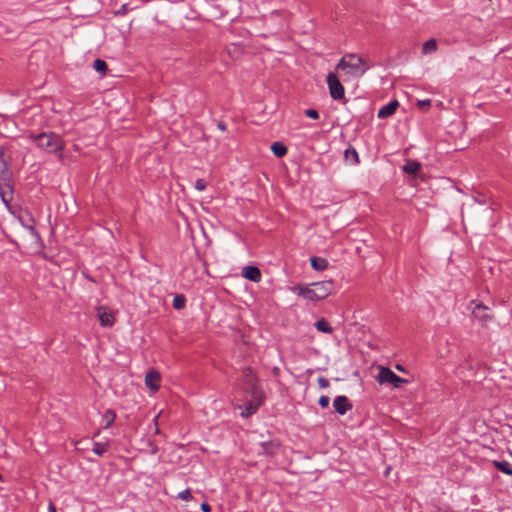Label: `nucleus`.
<instances>
[{
  "mask_svg": "<svg viewBox=\"0 0 512 512\" xmlns=\"http://www.w3.org/2000/svg\"><path fill=\"white\" fill-rule=\"evenodd\" d=\"M305 115L311 119H318L319 118V113L317 110L315 109H307L305 110Z\"/></svg>",
  "mask_w": 512,
  "mask_h": 512,
  "instance_id": "nucleus-29",
  "label": "nucleus"
},
{
  "mask_svg": "<svg viewBox=\"0 0 512 512\" xmlns=\"http://www.w3.org/2000/svg\"><path fill=\"white\" fill-rule=\"evenodd\" d=\"M290 291L293 292L294 294L302 297L305 300L319 301V299L317 297V293L315 292V289H314L312 283L304 284V285L297 284L295 286L290 287Z\"/></svg>",
  "mask_w": 512,
  "mask_h": 512,
  "instance_id": "nucleus-5",
  "label": "nucleus"
},
{
  "mask_svg": "<svg viewBox=\"0 0 512 512\" xmlns=\"http://www.w3.org/2000/svg\"><path fill=\"white\" fill-rule=\"evenodd\" d=\"M327 84L330 95L335 100L343 99L345 96V89L339 80V77L335 73H329L327 75Z\"/></svg>",
  "mask_w": 512,
  "mask_h": 512,
  "instance_id": "nucleus-4",
  "label": "nucleus"
},
{
  "mask_svg": "<svg viewBox=\"0 0 512 512\" xmlns=\"http://www.w3.org/2000/svg\"><path fill=\"white\" fill-rule=\"evenodd\" d=\"M470 308L472 309V313L475 316H478L477 315V310H480V309L486 310L487 309V307L485 305H483L482 303H479L477 301H471L470 302Z\"/></svg>",
  "mask_w": 512,
  "mask_h": 512,
  "instance_id": "nucleus-27",
  "label": "nucleus"
},
{
  "mask_svg": "<svg viewBox=\"0 0 512 512\" xmlns=\"http://www.w3.org/2000/svg\"><path fill=\"white\" fill-rule=\"evenodd\" d=\"M437 50V42L435 39H430L423 44L422 53L424 55L432 54Z\"/></svg>",
  "mask_w": 512,
  "mask_h": 512,
  "instance_id": "nucleus-17",
  "label": "nucleus"
},
{
  "mask_svg": "<svg viewBox=\"0 0 512 512\" xmlns=\"http://www.w3.org/2000/svg\"><path fill=\"white\" fill-rule=\"evenodd\" d=\"M217 127L218 129H220L221 131H225L226 130V124L222 121L218 122L217 123Z\"/></svg>",
  "mask_w": 512,
  "mask_h": 512,
  "instance_id": "nucleus-36",
  "label": "nucleus"
},
{
  "mask_svg": "<svg viewBox=\"0 0 512 512\" xmlns=\"http://www.w3.org/2000/svg\"><path fill=\"white\" fill-rule=\"evenodd\" d=\"M376 379L380 384L388 383L393 385L395 388H400L402 384L408 383V380L399 377L387 367L380 368Z\"/></svg>",
  "mask_w": 512,
  "mask_h": 512,
  "instance_id": "nucleus-3",
  "label": "nucleus"
},
{
  "mask_svg": "<svg viewBox=\"0 0 512 512\" xmlns=\"http://www.w3.org/2000/svg\"><path fill=\"white\" fill-rule=\"evenodd\" d=\"M19 221H20L21 225L24 228H26L33 236L38 237V233L34 227V220L31 217H29L26 222L24 221V219L22 217H20Z\"/></svg>",
  "mask_w": 512,
  "mask_h": 512,
  "instance_id": "nucleus-22",
  "label": "nucleus"
},
{
  "mask_svg": "<svg viewBox=\"0 0 512 512\" xmlns=\"http://www.w3.org/2000/svg\"><path fill=\"white\" fill-rule=\"evenodd\" d=\"M186 305V299L183 295H176L173 299V307L177 310L183 309Z\"/></svg>",
  "mask_w": 512,
  "mask_h": 512,
  "instance_id": "nucleus-24",
  "label": "nucleus"
},
{
  "mask_svg": "<svg viewBox=\"0 0 512 512\" xmlns=\"http://www.w3.org/2000/svg\"><path fill=\"white\" fill-rule=\"evenodd\" d=\"M418 105L420 107H423V106H427L428 107V106H430V100L429 99L421 100V101H419Z\"/></svg>",
  "mask_w": 512,
  "mask_h": 512,
  "instance_id": "nucleus-35",
  "label": "nucleus"
},
{
  "mask_svg": "<svg viewBox=\"0 0 512 512\" xmlns=\"http://www.w3.org/2000/svg\"><path fill=\"white\" fill-rule=\"evenodd\" d=\"M399 103L396 100H393L389 102L388 104L384 105L382 108L379 109L377 116L380 119H385L390 117L396 112V109L398 107Z\"/></svg>",
  "mask_w": 512,
  "mask_h": 512,
  "instance_id": "nucleus-12",
  "label": "nucleus"
},
{
  "mask_svg": "<svg viewBox=\"0 0 512 512\" xmlns=\"http://www.w3.org/2000/svg\"><path fill=\"white\" fill-rule=\"evenodd\" d=\"M0 197L5 206H9V202L12 199V187L7 189V187H0Z\"/></svg>",
  "mask_w": 512,
  "mask_h": 512,
  "instance_id": "nucleus-23",
  "label": "nucleus"
},
{
  "mask_svg": "<svg viewBox=\"0 0 512 512\" xmlns=\"http://www.w3.org/2000/svg\"><path fill=\"white\" fill-rule=\"evenodd\" d=\"M329 402H330V399L328 396L326 395H322L320 396L319 398V405L322 407V408H327L328 405H329Z\"/></svg>",
  "mask_w": 512,
  "mask_h": 512,
  "instance_id": "nucleus-30",
  "label": "nucleus"
},
{
  "mask_svg": "<svg viewBox=\"0 0 512 512\" xmlns=\"http://www.w3.org/2000/svg\"><path fill=\"white\" fill-rule=\"evenodd\" d=\"M12 184V173L9 164L0 167V187H7L10 190Z\"/></svg>",
  "mask_w": 512,
  "mask_h": 512,
  "instance_id": "nucleus-11",
  "label": "nucleus"
},
{
  "mask_svg": "<svg viewBox=\"0 0 512 512\" xmlns=\"http://www.w3.org/2000/svg\"><path fill=\"white\" fill-rule=\"evenodd\" d=\"M242 276L252 282H259L261 280V272L255 266H246L242 270Z\"/></svg>",
  "mask_w": 512,
  "mask_h": 512,
  "instance_id": "nucleus-13",
  "label": "nucleus"
},
{
  "mask_svg": "<svg viewBox=\"0 0 512 512\" xmlns=\"http://www.w3.org/2000/svg\"><path fill=\"white\" fill-rule=\"evenodd\" d=\"M5 164H8V162L4 159V150L2 147H0V167H4Z\"/></svg>",
  "mask_w": 512,
  "mask_h": 512,
  "instance_id": "nucleus-33",
  "label": "nucleus"
},
{
  "mask_svg": "<svg viewBox=\"0 0 512 512\" xmlns=\"http://www.w3.org/2000/svg\"><path fill=\"white\" fill-rule=\"evenodd\" d=\"M494 466L501 472L512 475V464L507 461H495Z\"/></svg>",
  "mask_w": 512,
  "mask_h": 512,
  "instance_id": "nucleus-19",
  "label": "nucleus"
},
{
  "mask_svg": "<svg viewBox=\"0 0 512 512\" xmlns=\"http://www.w3.org/2000/svg\"><path fill=\"white\" fill-rule=\"evenodd\" d=\"M369 69V62L355 53L345 54L336 65V70L345 82L361 78Z\"/></svg>",
  "mask_w": 512,
  "mask_h": 512,
  "instance_id": "nucleus-1",
  "label": "nucleus"
},
{
  "mask_svg": "<svg viewBox=\"0 0 512 512\" xmlns=\"http://www.w3.org/2000/svg\"><path fill=\"white\" fill-rule=\"evenodd\" d=\"M48 512H57L55 506L52 503H50L48 506Z\"/></svg>",
  "mask_w": 512,
  "mask_h": 512,
  "instance_id": "nucleus-37",
  "label": "nucleus"
},
{
  "mask_svg": "<svg viewBox=\"0 0 512 512\" xmlns=\"http://www.w3.org/2000/svg\"><path fill=\"white\" fill-rule=\"evenodd\" d=\"M206 188V182L203 179H197L195 182V189L203 191Z\"/></svg>",
  "mask_w": 512,
  "mask_h": 512,
  "instance_id": "nucleus-31",
  "label": "nucleus"
},
{
  "mask_svg": "<svg viewBox=\"0 0 512 512\" xmlns=\"http://www.w3.org/2000/svg\"><path fill=\"white\" fill-rule=\"evenodd\" d=\"M333 408L338 414L345 415L352 409V404L346 396L340 395L334 398Z\"/></svg>",
  "mask_w": 512,
  "mask_h": 512,
  "instance_id": "nucleus-8",
  "label": "nucleus"
},
{
  "mask_svg": "<svg viewBox=\"0 0 512 512\" xmlns=\"http://www.w3.org/2000/svg\"><path fill=\"white\" fill-rule=\"evenodd\" d=\"M97 318L102 327H112L115 323L114 313L106 306L96 307Z\"/></svg>",
  "mask_w": 512,
  "mask_h": 512,
  "instance_id": "nucleus-6",
  "label": "nucleus"
},
{
  "mask_svg": "<svg viewBox=\"0 0 512 512\" xmlns=\"http://www.w3.org/2000/svg\"><path fill=\"white\" fill-rule=\"evenodd\" d=\"M315 327L318 331L323 332V333H332L333 332L331 325L325 319H320V320L316 321Z\"/></svg>",
  "mask_w": 512,
  "mask_h": 512,
  "instance_id": "nucleus-21",
  "label": "nucleus"
},
{
  "mask_svg": "<svg viewBox=\"0 0 512 512\" xmlns=\"http://www.w3.org/2000/svg\"><path fill=\"white\" fill-rule=\"evenodd\" d=\"M395 368H396L398 371H400V372H404V371H405L404 367H403L402 365H400V364H397V365L395 366Z\"/></svg>",
  "mask_w": 512,
  "mask_h": 512,
  "instance_id": "nucleus-38",
  "label": "nucleus"
},
{
  "mask_svg": "<svg viewBox=\"0 0 512 512\" xmlns=\"http://www.w3.org/2000/svg\"><path fill=\"white\" fill-rule=\"evenodd\" d=\"M29 137L38 148L45 150L47 153L62 151L65 146L62 137L53 132L30 134Z\"/></svg>",
  "mask_w": 512,
  "mask_h": 512,
  "instance_id": "nucleus-2",
  "label": "nucleus"
},
{
  "mask_svg": "<svg viewBox=\"0 0 512 512\" xmlns=\"http://www.w3.org/2000/svg\"><path fill=\"white\" fill-rule=\"evenodd\" d=\"M115 418H116V414L113 410H111V409L106 410L102 416L103 428L107 429L108 427H110L113 424V422L115 421Z\"/></svg>",
  "mask_w": 512,
  "mask_h": 512,
  "instance_id": "nucleus-16",
  "label": "nucleus"
},
{
  "mask_svg": "<svg viewBox=\"0 0 512 512\" xmlns=\"http://www.w3.org/2000/svg\"><path fill=\"white\" fill-rule=\"evenodd\" d=\"M312 285L319 300L327 298L334 290V282L332 280L313 282Z\"/></svg>",
  "mask_w": 512,
  "mask_h": 512,
  "instance_id": "nucleus-7",
  "label": "nucleus"
},
{
  "mask_svg": "<svg viewBox=\"0 0 512 512\" xmlns=\"http://www.w3.org/2000/svg\"><path fill=\"white\" fill-rule=\"evenodd\" d=\"M177 497L183 501H190L192 499V494L190 489H185L179 492Z\"/></svg>",
  "mask_w": 512,
  "mask_h": 512,
  "instance_id": "nucleus-28",
  "label": "nucleus"
},
{
  "mask_svg": "<svg viewBox=\"0 0 512 512\" xmlns=\"http://www.w3.org/2000/svg\"><path fill=\"white\" fill-rule=\"evenodd\" d=\"M108 448H109L108 442H94L92 451L96 455L102 456L108 451Z\"/></svg>",
  "mask_w": 512,
  "mask_h": 512,
  "instance_id": "nucleus-18",
  "label": "nucleus"
},
{
  "mask_svg": "<svg viewBox=\"0 0 512 512\" xmlns=\"http://www.w3.org/2000/svg\"><path fill=\"white\" fill-rule=\"evenodd\" d=\"M271 150L276 157H283L287 153V147L279 142H274L271 145Z\"/></svg>",
  "mask_w": 512,
  "mask_h": 512,
  "instance_id": "nucleus-20",
  "label": "nucleus"
},
{
  "mask_svg": "<svg viewBox=\"0 0 512 512\" xmlns=\"http://www.w3.org/2000/svg\"><path fill=\"white\" fill-rule=\"evenodd\" d=\"M161 376L158 371L150 369L145 375V384L152 391H157L160 387Z\"/></svg>",
  "mask_w": 512,
  "mask_h": 512,
  "instance_id": "nucleus-10",
  "label": "nucleus"
},
{
  "mask_svg": "<svg viewBox=\"0 0 512 512\" xmlns=\"http://www.w3.org/2000/svg\"><path fill=\"white\" fill-rule=\"evenodd\" d=\"M93 68L100 73H104L107 69V64L104 60L96 59L93 63Z\"/></svg>",
  "mask_w": 512,
  "mask_h": 512,
  "instance_id": "nucleus-25",
  "label": "nucleus"
},
{
  "mask_svg": "<svg viewBox=\"0 0 512 512\" xmlns=\"http://www.w3.org/2000/svg\"><path fill=\"white\" fill-rule=\"evenodd\" d=\"M421 165L415 160H407L403 166V171L408 174H416L419 172Z\"/></svg>",
  "mask_w": 512,
  "mask_h": 512,
  "instance_id": "nucleus-15",
  "label": "nucleus"
},
{
  "mask_svg": "<svg viewBox=\"0 0 512 512\" xmlns=\"http://www.w3.org/2000/svg\"><path fill=\"white\" fill-rule=\"evenodd\" d=\"M261 404V397L255 396L252 401L246 402L243 405H240L241 416L243 418H247L254 414Z\"/></svg>",
  "mask_w": 512,
  "mask_h": 512,
  "instance_id": "nucleus-9",
  "label": "nucleus"
},
{
  "mask_svg": "<svg viewBox=\"0 0 512 512\" xmlns=\"http://www.w3.org/2000/svg\"><path fill=\"white\" fill-rule=\"evenodd\" d=\"M311 267L316 271H324L328 268V261L322 257L313 256L310 258Z\"/></svg>",
  "mask_w": 512,
  "mask_h": 512,
  "instance_id": "nucleus-14",
  "label": "nucleus"
},
{
  "mask_svg": "<svg viewBox=\"0 0 512 512\" xmlns=\"http://www.w3.org/2000/svg\"><path fill=\"white\" fill-rule=\"evenodd\" d=\"M345 157L348 160L351 159L353 161V163L359 162L358 153L356 152L355 149H347L345 151Z\"/></svg>",
  "mask_w": 512,
  "mask_h": 512,
  "instance_id": "nucleus-26",
  "label": "nucleus"
},
{
  "mask_svg": "<svg viewBox=\"0 0 512 512\" xmlns=\"http://www.w3.org/2000/svg\"><path fill=\"white\" fill-rule=\"evenodd\" d=\"M201 510H202L203 512H211V507H210V505H209L208 503L203 502V503L201 504Z\"/></svg>",
  "mask_w": 512,
  "mask_h": 512,
  "instance_id": "nucleus-34",
  "label": "nucleus"
},
{
  "mask_svg": "<svg viewBox=\"0 0 512 512\" xmlns=\"http://www.w3.org/2000/svg\"><path fill=\"white\" fill-rule=\"evenodd\" d=\"M317 381L320 388H327L330 385L328 379L324 377H319Z\"/></svg>",
  "mask_w": 512,
  "mask_h": 512,
  "instance_id": "nucleus-32",
  "label": "nucleus"
}]
</instances>
